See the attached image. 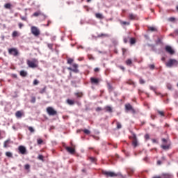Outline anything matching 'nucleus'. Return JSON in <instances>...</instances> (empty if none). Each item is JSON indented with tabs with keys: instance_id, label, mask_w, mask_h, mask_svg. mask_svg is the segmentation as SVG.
<instances>
[{
	"instance_id": "1",
	"label": "nucleus",
	"mask_w": 178,
	"mask_h": 178,
	"mask_svg": "<svg viewBox=\"0 0 178 178\" xmlns=\"http://www.w3.org/2000/svg\"><path fill=\"white\" fill-rule=\"evenodd\" d=\"M167 67H177L178 61L176 59H170L168 62L165 63Z\"/></svg>"
},
{
	"instance_id": "2",
	"label": "nucleus",
	"mask_w": 178,
	"mask_h": 178,
	"mask_svg": "<svg viewBox=\"0 0 178 178\" xmlns=\"http://www.w3.org/2000/svg\"><path fill=\"white\" fill-rule=\"evenodd\" d=\"M47 112L49 116H55V115H57L58 113V112H56V111H55L52 107H47Z\"/></svg>"
},
{
	"instance_id": "3",
	"label": "nucleus",
	"mask_w": 178,
	"mask_h": 178,
	"mask_svg": "<svg viewBox=\"0 0 178 178\" xmlns=\"http://www.w3.org/2000/svg\"><path fill=\"white\" fill-rule=\"evenodd\" d=\"M9 55H13V56H17L19 55V50L16 48L8 49Z\"/></svg>"
},
{
	"instance_id": "4",
	"label": "nucleus",
	"mask_w": 178,
	"mask_h": 178,
	"mask_svg": "<svg viewBox=\"0 0 178 178\" xmlns=\"http://www.w3.org/2000/svg\"><path fill=\"white\" fill-rule=\"evenodd\" d=\"M132 134V138H133V142H132V145L134 146V148H136L137 147V145H138V142L137 141V136L136 135V134H134V132H131Z\"/></svg>"
},
{
	"instance_id": "5",
	"label": "nucleus",
	"mask_w": 178,
	"mask_h": 178,
	"mask_svg": "<svg viewBox=\"0 0 178 178\" xmlns=\"http://www.w3.org/2000/svg\"><path fill=\"white\" fill-rule=\"evenodd\" d=\"M18 150L19 154H22V155H26L27 154V149H26V147L23 145L19 146Z\"/></svg>"
},
{
	"instance_id": "6",
	"label": "nucleus",
	"mask_w": 178,
	"mask_h": 178,
	"mask_svg": "<svg viewBox=\"0 0 178 178\" xmlns=\"http://www.w3.org/2000/svg\"><path fill=\"white\" fill-rule=\"evenodd\" d=\"M104 175H105V176H106L107 177H116V176H118L117 174H115L113 172H108V171H104L103 172Z\"/></svg>"
},
{
	"instance_id": "7",
	"label": "nucleus",
	"mask_w": 178,
	"mask_h": 178,
	"mask_svg": "<svg viewBox=\"0 0 178 178\" xmlns=\"http://www.w3.org/2000/svg\"><path fill=\"white\" fill-rule=\"evenodd\" d=\"M31 33L33 34V35H40V30H38V28L36 26H32L31 27Z\"/></svg>"
},
{
	"instance_id": "8",
	"label": "nucleus",
	"mask_w": 178,
	"mask_h": 178,
	"mask_svg": "<svg viewBox=\"0 0 178 178\" xmlns=\"http://www.w3.org/2000/svg\"><path fill=\"white\" fill-rule=\"evenodd\" d=\"M27 65H28L29 67H31V69H35V67H38V66L33 61H31L30 60H27Z\"/></svg>"
},
{
	"instance_id": "9",
	"label": "nucleus",
	"mask_w": 178,
	"mask_h": 178,
	"mask_svg": "<svg viewBox=\"0 0 178 178\" xmlns=\"http://www.w3.org/2000/svg\"><path fill=\"white\" fill-rule=\"evenodd\" d=\"M165 49L168 52V54H170V55H175V50H173L172 47L167 45L165 46Z\"/></svg>"
},
{
	"instance_id": "10",
	"label": "nucleus",
	"mask_w": 178,
	"mask_h": 178,
	"mask_svg": "<svg viewBox=\"0 0 178 178\" xmlns=\"http://www.w3.org/2000/svg\"><path fill=\"white\" fill-rule=\"evenodd\" d=\"M125 109L126 111H131L132 113H136V110L133 108V106H131L130 104H125Z\"/></svg>"
},
{
	"instance_id": "11",
	"label": "nucleus",
	"mask_w": 178,
	"mask_h": 178,
	"mask_svg": "<svg viewBox=\"0 0 178 178\" xmlns=\"http://www.w3.org/2000/svg\"><path fill=\"white\" fill-rule=\"evenodd\" d=\"M90 83L91 84H95L97 86L99 83V79H98V78L91 77Z\"/></svg>"
},
{
	"instance_id": "12",
	"label": "nucleus",
	"mask_w": 178,
	"mask_h": 178,
	"mask_svg": "<svg viewBox=\"0 0 178 178\" xmlns=\"http://www.w3.org/2000/svg\"><path fill=\"white\" fill-rule=\"evenodd\" d=\"M19 75L21 76V77H27L29 73L26 70H21L19 72Z\"/></svg>"
},
{
	"instance_id": "13",
	"label": "nucleus",
	"mask_w": 178,
	"mask_h": 178,
	"mask_svg": "<svg viewBox=\"0 0 178 178\" xmlns=\"http://www.w3.org/2000/svg\"><path fill=\"white\" fill-rule=\"evenodd\" d=\"M33 16H35V17H37V16H42L43 17V19L45 20V18L47 17V15H44V14H42L40 12H35L33 13Z\"/></svg>"
},
{
	"instance_id": "14",
	"label": "nucleus",
	"mask_w": 178,
	"mask_h": 178,
	"mask_svg": "<svg viewBox=\"0 0 178 178\" xmlns=\"http://www.w3.org/2000/svg\"><path fill=\"white\" fill-rule=\"evenodd\" d=\"M65 149L67 152H70V154H74V152H76V150L70 147H66Z\"/></svg>"
},
{
	"instance_id": "15",
	"label": "nucleus",
	"mask_w": 178,
	"mask_h": 178,
	"mask_svg": "<svg viewBox=\"0 0 178 178\" xmlns=\"http://www.w3.org/2000/svg\"><path fill=\"white\" fill-rule=\"evenodd\" d=\"M73 68V72L74 73H79V69H77L79 67V65L74 63L72 65Z\"/></svg>"
},
{
	"instance_id": "16",
	"label": "nucleus",
	"mask_w": 178,
	"mask_h": 178,
	"mask_svg": "<svg viewBox=\"0 0 178 178\" xmlns=\"http://www.w3.org/2000/svg\"><path fill=\"white\" fill-rule=\"evenodd\" d=\"M162 177L163 178H173V175L169 174V173L162 174Z\"/></svg>"
},
{
	"instance_id": "17",
	"label": "nucleus",
	"mask_w": 178,
	"mask_h": 178,
	"mask_svg": "<svg viewBox=\"0 0 178 178\" xmlns=\"http://www.w3.org/2000/svg\"><path fill=\"white\" fill-rule=\"evenodd\" d=\"M135 170H136L134 168H127V172L128 175H131V174L134 173Z\"/></svg>"
},
{
	"instance_id": "18",
	"label": "nucleus",
	"mask_w": 178,
	"mask_h": 178,
	"mask_svg": "<svg viewBox=\"0 0 178 178\" xmlns=\"http://www.w3.org/2000/svg\"><path fill=\"white\" fill-rule=\"evenodd\" d=\"M104 109L106 110V112H108L109 113H112L113 112L112 107L109 106H106Z\"/></svg>"
},
{
	"instance_id": "19",
	"label": "nucleus",
	"mask_w": 178,
	"mask_h": 178,
	"mask_svg": "<svg viewBox=\"0 0 178 178\" xmlns=\"http://www.w3.org/2000/svg\"><path fill=\"white\" fill-rule=\"evenodd\" d=\"M102 37H110V35L106 33H101L97 35V38H102Z\"/></svg>"
},
{
	"instance_id": "20",
	"label": "nucleus",
	"mask_w": 178,
	"mask_h": 178,
	"mask_svg": "<svg viewBox=\"0 0 178 178\" xmlns=\"http://www.w3.org/2000/svg\"><path fill=\"white\" fill-rule=\"evenodd\" d=\"M8 144H10V139H8L7 140H6L4 142V143H3L4 148H7Z\"/></svg>"
},
{
	"instance_id": "21",
	"label": "nucleus",
	"mask_w": 178,
	"mask_h": 178,
	"mask_svg": "<svg viewBox=\"0 0 178 178\" xmlns=\"http://www.w3.org/2000/svg\"><path fill=\"white\" fill-rule=\"evenodd\" d=\"M161 148H162L163 149H169V148H170V144H168V145H161Z\"/></svg>"
},
{
	"instance_id": "22",
	"label": "nucleus",
	"mask_w": 178,
	"mask_h": 178,
	"mask_svg": "<svg viewBox=\"0 0 178 178\" xmlns=\"http://www.w3.org/2000/svg\"><path fill=\"white\" fill-rule=\"evenodd\" d=\"M20 34H19V32L14 31L12 33V37L15 38V37H19Z\"/></svg>"
},
{
	"instance_id": "23",
	"label": "nucleus",
	"mask_w": 178,
	"mask_h": 178,
	"mask_svg": "<svg viewBox=\"0 0 178 178\" xmlns=\"http://www.w3.org/2000/svg\"><path fill=\"white\" fill-rule=\"evenodd\" d=\"M129 40L131 45H134V44H136V39L134 38H129Z\"/></svg>"
},
{
	"instance_id": "24",
	"label": "nucleus",
	"mask_w": 178,
	"mask_h": 178,
	"mask_svg": "<svg viewBox=\"0 0 178 178\" xmlns=\"http://www.w3.org/2000/svg\"><path fill=\"white\" fill-rule=\"evenodd\" d=\"M4 8L5 9H11L12 4H10V3H7L4 5Z\"/></svg>"
},
{
	"instance_id": "25",
	"label": "nucleus",
	"mask_w": 178,
	"mask_h": 178,
	"mask_svg": "<svg viewBox=\"0 0 178 178\" xmlns=\"http://www.w3.org/2000/svg\"><path fill=\"white\" fill-rule=\"evenodd\" d=\"M67 104H68V105H73L74 104V101L67 99L66 100Z\"/></svg>"
},
{
	"instance_id": "26",
	"label": "nucleus",
	"mask_w": 178,
	"mask_h": 178,
	"mask_svg": "<svg viewBox=\"0 0 178 178\" xmlns=\"http://www.w3.org/2000/svg\"><path fill=\"white\" fill-rule=\"evenodd\" d=\"M95 16L97 19H104V15H102L101 13H96Z\"/></svg>"
},
{
	"instance_id": "27",
	"label": "nucleus",
	"mask_w": 178,
	"mask_h": 178,
	"mask_svg": "<svg viewBox=\"0 0 178 178\" xmlns=\"http://www.w3.org/2000/svg\"><path fill=\"white\" fill-rule=\"evenodd\" d=\"M6 156H8V158H12V156H13V154H12V152H6Z\"/></svg>"
},
{
	"instance_id": "28",
	"label": "nucleus",
	"mask_w": 178,
	"mask_h": 178,
	"mask_svg": "<svg viewBox=\"0 0 178 178\" xmlns=\"http://www.w3.org/2000/svg\"><path fill=\"white\" fill-rule=\"evenodd\" d=\"M15 116L17 118H22V112L21 111H17L15 113Z\"/></svg>"
},
{
	"instance_id": "29",
	"label": "nucleus",
	"mask_w": 178,
	"mask_h": 178,
	"mask_svg": "<svg viewBox=\"0 0 178 178\" xmlns=\"http://www.w3.org/2000/svg\"><path fill=\"white\" fill-rule=\"evenodd\" d=\"M107 87H108L109 91H112V90H113V87H112V85H111L110 83H107Z\"/></svg>"
},
{
	"instance_id": "30",
	"label": "nucleus",
	"mask_w": 178,
	"mask_h": 178,
	"mask_svg": "<svg viewBox=\"0 0 178 178\" xmlns=\"http://www.w3.org/2000/svg\"><path fill=\"white\" fill-rule=\"evenodd\" d=\"M130 20H134L136 19V15L134 14H129Z\"/></svg>"
},
{
	"instance_id": "31",
	"label": "nucleus",
	"mask_w": 178,
	"mask_h": 178,
	"mask_svg": "<svg viewBox=\"0 0 178 178\" xmlns=\"http://www.w3.org/2000/svg\"><path fill=\"white\" fill-rule=\"evenodd\" d=\"M149 30L150 31H158V30L156 29V28L154 27V26H150L149 27Z\"/></svg>"
},
{
	"instance_id": "32",
	"label": "nucleus",
	"mask_w": 178,
	"mask_h": 178,
	"mask_svg": "<svg viewBox=\"0 0 178 178\" xmlns=\"http://www.w3.org/2000/svg\"><path fill=\"white\" fill-rule=\"evenodd\" d=\"M131 63H133V62L131 61V59H128V60H127L126 64H127L128 66H130V65H131Z\"/></svg>"
},
{
	"instance_id": "33",
	"label": "nucleus",
	"mask_w": 178,
	"mask_h": 178,
	"mask_svg": "<svg viewBox=\"0 0 178 178\" xmlns=\"http://www.w3.org/2000/svg\"><path fill=\"white\" fill-rule=\"evenodd\" d=\"M127 84H129V86H134V82L131 80L127 81Z\"/></svg>"
},
{
	"instance_id": "34",
	"label": "nucleus",
	"mask_w": 178,
	"mask_h": 178,
	"mask_svg": "<svg viewBox=\"0 0 178 178\" xmlns=\"http://www.w3.org/2000/svg\"><path fill=\"white\" fill-rule=\"evenodd\" d=\"M35 101H36L35 97L34 96L31 97V104H35Z\"/></svg>"
},
{
	"instance_id": "35",
	"label": "nucleus",
	"mask_w": 178,
	"mask_h": 178,
	"mask_svg": "<svg viewBox=\"0 0 178 178\" xmlns=\"http://www.w3.org/2000/svg\"><path fill=\"white\" fill-rule=\"evenodd\" d=\"M75 95L76 97V98H81V97H83V93H75Z\"/></svg>"
},
{
	"instance_id": "36",
	"label": "nucleus",
	"mask_w": 178,
	"mask_h": 178,
	"mask_svg": "<svg viewBox=\"0 0 178 178\" xmlns=\"http://www.w3.org/2000/svg\"><path fill=\"white\" fill-rule=\"evenodd\" d=\"M89 159L92 163H95V162L97 161V159L94 157H90Z\"/></svg>"
},
{
	"instance_id": "37",
	"label": "nucleus",
	"mask_w": 178,
	"mask_h": 178,
	"mask_svg": "<svg viewBox=\"0 0 178 178\" xmlns=\"http://www.w3.org/2000/svg\"><path fill=\"white\" fill-rule=\"evenodd\" d=\"M157 113H159V115H161V116H165V113H163V111L157 110Z\"/></svg>"
},
{
	"instance_id": "38",
	"label": "nucleus",
	"mask_w": 178,
	"mask_h": 178,
	"mask_svg": "<svg viewBox=\"0 0 178 178\" xmlns=\"http://www.w3.org/2000/svg\"><path fill=\"white\" fill-rule=\"evenodd\" d=\"M116 124H117V129H122V124H120V122H117Z\"/></svg>"
},
{
	"instance_id": "39",
	"label": "nucleus",
	"mask_w": 178,
	"mask_h": 178,
	"mask_svg": "<svg viewBox=\"0 0 178 178\" xmlns=\"http://www.w3.org/2000/svg\"><path fill=\"white\" fill-rule=\"evenodd\" d=\"M129 40H130V38H124V44H127V42H129Z\"/></svg>"
},
{
	"instance_id": "40",
	"label": "nucleus",
	"mask_w": 178,
	"mask_h": 178,
	"mask_svg": "<svg viewBox=\"0 0 178 178\" xmlns=\"http://www.w3.org/2000/svg\"><path fill=\"white\" fill-rule=\"evenodd\" d=\"M83 133H85V134H90L91 131H90V130L88 129H83Z\"/></svg>"
},
{
	"instance_id": "41",
	"label": "nucleus",
	"mask_w": 178,
	"mask_h": 178,
	"mask_svg": "<svg viewBox=\"0 0 178 178\" xmlns=\"http://www.w3.org/2000/svg\"><path fill=\"white\" fill-rule=\"evenodd\" d=\"M162 43V40H161V38H158L157 40L156 41V45H158V44H161Z\"/></svg>"
},
{
	"instance_id": "42",
	"label": "nucleus",
	"mask_w": 178,
	"mask_h": 178,
	"mask_svg": "<svg viewBox=\"0 0 178 178\" xmlns=\"http://www.w3.org/2000/svg\"><path fill=\"white\" fill-rule=\"evenodd\" d=\"M38 159H39L40 161H44V156L40 154V155L38 156Z\"/></svg>"
},
{
	"instance_id": "43",
	"label": "nucleus",
	"mask_w": 178,
	"mask_h": 178,
	"mask_svg": "<svg viewBox=\"0 0 178 178\" xmlns=\"http://www.w3.org/2000/svg\"><path fill=\"white\" fill-rule=\"evenodd\" d=\"M28 129L31 133H34L35 131L34 128H33L32 127H29Z\"/></svg>"
},
{
	"instance_id": "44",
	"label": "nucleus",
	"mask_w": 178,
	"mask_h": 178,
	"mask_svg": "<svg viewBox=\"0 0 178 178\" xmlns=\"http://www.w3.org/2000/svg\"><path fill=\"white\" fill-rule=\"evenodd\" d=\"M67 63H68L69 65H72V63H73V59H72V58H68V59H67Z\"/></svg>"
},
{
	"instance_id": "45",
	"label": "nucleus",
	"mask_w": 178,
	"mask_h": 178,
	"mask_svg": "<svg viewBox=\"0 0 178 178\" xmlns=\"http://www.w3.org/2000/svg\"><path fill=\"white\" fill-rule=\"evenodd\" d=\"M149 67L151 70H154L155 69V65L154 64L149 65Z\"/></svg>"
},
{
	"instance_id": "46",
	"label": "nucleus",
	"mask_w": 178,
	"mask_h": 178,
	"mask_svg": "<svg viewBox=\"0 0 178 178\" xmlns=\"http://www.w3.org/2000/svg\"><path fill=\"white\" fill-rule=\"evenodd\" d=\"M47 47H48V48H49V49H51V50H52V49H53L54 44L48 43V44H47Z\"/></svg>"
},
{
	"instance_id": "47",
	"label": "nucleus",
	"mask_w": 178,
	"mask_h": 178,
	"mask_svg": "<svg viewBox=\"0 0 178 178\" xmlns=\"http://www.w3.org/2000/svg\"><path fill=\"white\" fill-rule=\"evenodd\" d=\"M166 87L168 90H172V84L167 83Z\"/></svg>"
},
{
	"instance_id": "48",
	"label": "nucleus",
	"mask_w": 178,
	"mask_h": 178,
	"mask_svg": "<svg viewBox=\"0 0 178 178\" xmlns=\"http://www.w3.org/2000/svg\"><path fill=\"white\" fill-rule=\"evenodd\" d=\"M121 24H124V25H127V26H129V24H130V22H126V21H122V22H121Z\"/></svg>"
},
{
	"instance_id": "49",
	"label": "nucleus",
	"mask_w": 178,
	"mask_h": 178,
	"mask_svg": "<svg viewBox=\"0 0 178 178\" xmlns=\"http://www.w3.org/2000/svg\"><path fill=\"white\" fill-rule=\"evenodd\" d=\"M39 83H40V81H38V80L35 79L33 81V86H37Z\"/></svg>"
},
{
	"instance_id": "50",
	"label": "nucleus",
	"mask_w": 178,
	"mask_h": 178,
	"mask_svg": "<svg viewBox=\"0 0 178 178\" xmlns=\"http://www.w3.org/2000/svg\"><path fill=\"white\" fill-rule=\"evenodd\" d=\"M47 89V88H43L42 89L40 90V94H44V92H45V90Z\"/></svg>"
},
{
	"instance_id": "51",
	"label": "nucleus",
	"mask_w": 178,
	"mask_h": 178,
	"mask_svg": "<svg viewBox=\"0 0 178 178\" xmlns=\"http://www.w3.org/2000/svg\"><path fill=\"white\" fill-rule=\"evenodd\" d=\"M24 168H25L26 170H29V169H30V165L29 164H26L24 165Z\"/></svg>"
},
{
	"instance_id": "52",
	"label": "nucleus",
	"mask_w": 178,
	"mask_h": 178,
	"mask_svg": "<svg viewBox=\"0 0 178 178\" xmlns=\"http://www.w3.org/2000/svg\"><path fill=\"white\" fill-rule=\"evenodd\" d=\"M145 140H149V134H146L145 135Z\"/></svg>"
},
{
	"instance_id": "53",
	"label": "nucleus",
	"mask_w": 178,
	"mask_h": 178,
	"mask_svg": "<svg viewBox=\"0 0 178 178\" xmlns=\"http://www.w3.org/2000/svg\"><path fill=\"white\" fill-rule=\"evenodd\" d=\"M151 49H152V51H153V52H156V48L155 47V44H154V46H152Z\"/></svg>"
},
{
	"instance_id": "54",
	"label": "nucleus",
	"mask_w": 178,
	"mask_h": 178,
	"mask_svg": "<svg viewBox=\"0 0 178 178\" xmlns=\"http://www.w3.org/2000/svg\"><path fill=\"white\" fill-rule=\"evenodd\" d=\"M140 84H145V81L143 79H140Z\"/></svg>"
},
{
	"instance_id": "55",
	"label": "nucleus",
	"mask_w": 178,
	"mask_h": 178,
	"mask_svg": "<svg viewBox=\"0 0 178 178\" xmlns=\"http://www.w3.org/2000/svg\"><path fill=\"white\" fill-rule=\"evenodd\" d=\"M168 20H169V22H175V20H176V19L173 17H171L169 18Z\"/></svg>"
},
{
	"instance_id": "56",
	"label": "nucleus",
	"mask_w": 178,
	"mask_h": 178,
	"mask_svg": "<svg viewBox=\"0 0 178 178\" xmlns=\"http://www.w3.org/2000/svg\"><path fill=\"white\" fill-rule=\"evenodd\" d=\"M43 141H42V139H38V145H41L42 144Z\"/></svg>"
},
{
	"instance_id": "57",
	"label": "nucleus",
	"mask_w": 178,
	"mask_h": 178,
	"mask_svg": "<svg viewBox=\"0 0 178 178\" xmlns=\"http://www.w3.org/2000/svg\"><path fill=\"white\" fill-rule=\"evenodd\" d=\"M102 111V108H101V107H97V108H96V112H99V111Z\"/></svg>"
},
{
	"instance_id": "58",
	"label": "nucleus",
	"mask_w": 178,
	"mask_h": 178,
	"mask_svg": "<svg viewBox=\"0 0 178 178\" xmlns=\"http://www.w3.org/2000/svg\"><path fill=\"white\" fill-rule=\"evenodd\" d=\"M21 19L24 20V22H26L27 20V17H21Z\"/></svg>"
},
{
	"instance_id": "59",
	"label": "nucleus",
	"mask_w": 178,
	"mask_h": 178,
	"mask_svg": "<svg viewBox=\"0 0 178 178\" xmlns=\"http://www.w3.org/2000/svg\"><path fill=\"white\" fill-rule=\"evenodd\" d=\"M18 26H19V29H22L24 25L23 24H22V23H19Z\"/></svg>"
},
{
	"instance_id": "60",
	"label": "nucleus",
	"mask_w": 178,
	"mask_h": 178,
	"mask_svg": "<svg viewBox=\"0 0 178 178\" xmlns=\"http://www.w3.org/2000/svg\"><path fill=\"white\" fill-rule=\"evenodd\" d=\"M162 141H163V143H168V140H166L165 138H162Z\"/></svg>"
},
{
	"instance_id": "61",
	"label": "nucleus",
	"mask_w": 178,
	"mask_h": 178,
	"mask_svg": "<svg viewBox=\"0 0 178 178\" xmlns=\"http://www.w3.org/2000/svg\"><path fill=\"white\" fill-rule=\"evenodd\" d=\"M150 90H152V91H155L154 86H150Z\"/></svg>"
},
{
	"instance_id": "62",
	"label": "nucleus",
	"mask_w": 178,
	"mask_h": 178,
	"mask_svg": "<svg viewBox=\"0 0 178 178\" xmlns=\"http://www.w3.org/2000/svg\"><path fill=\"white\" fill-rule=\"evenodd\" d=\"M95 72H99V68H98V67H96V68H95Z\"/></svg>"
},
{
	"instance_id": "63",
	"label": "nucleus",
	"mask_w": 178,
	"mask_h": 178,
	"mask_svg": "<svg viewBox=\"0 0 178 178\" xmlns=\"http://www.w3.org/2000/svg\"><path fill=\"white\" fill-rule=\"evenodd\" d=\"M152 178H162V177H161V176H154Z\"/></svg>"
},
{
	"instance_id": "64",
	"label": "nucleus",
	"mask_w": 178,
	"mask_h": 178,
	"mask_svg": "<svg viewBox=\"0 0 178 178\" xmlns=\"http://www.w3.org/2000/svg\"><path fill=\"white\" fill-rule=\"evenodd\" d=\"M175 34H177V35H178V29H175Z\"/></svg>"
}]
</instances>
